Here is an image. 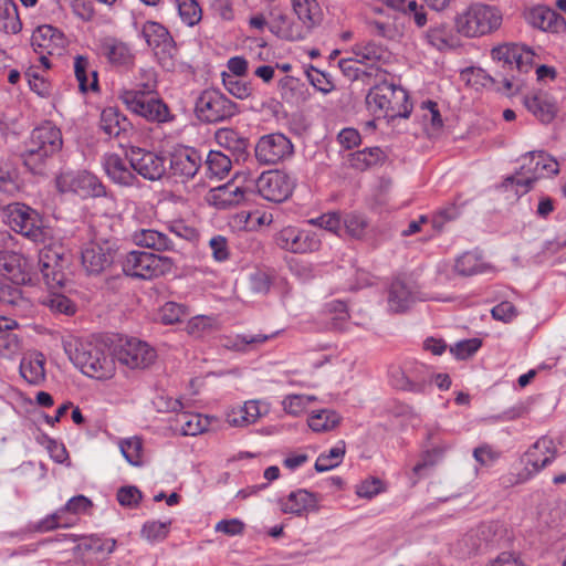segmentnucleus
<instances>
[{"mask_svg": "<svg viewBox=\"0 0 566 566\" xmlns=\"http://www.w3.org/2000/svg\"><path fill=\"white\" fill-rule=\"evenodd\" d=\"M366 96L368 109L377 117L384 116L388 118L409 117L411 113V104L407 92L392 83L386 81V76L378 78Z\"/></svg>", "mask_w": 566, "mask_h": 566, "instance_id": "1", "label": "nucleus"}, {"mask_svg": "<svg viewBox=\"0 0 566 566\" xmlns=\"http://www.w3.org/2000/svg\"><path fill=\"white\" fill-rule=\"evenodd\" d=\"M70 358L83 374L96 378H111L115 371V361L106 352V346L93 342H78L74 350H70Z\"/></svg>", "mask_w": 566, "mask_h": 566, "instance_id": "2", "label": "nucleus"}, {"mask_svg": "<svg viewBox=\"0 0 566 566\" xmlns=\"http://www.w3.org/2000/svg\"><path fill=\"white\" fill-rule=\"evenodd\" d=\"M502 20V13L497 8L474 3L457 17L455 28L459 33L465 36H481L497 30Z\"/></svg>", "mask_w": 566, "mask_h": 566, "instance_id": "3", "label": "nucleus"}, {"mask_svg": "<svg viewBox=\"0 0 566 566\" xmlns=\"http://www.w3.org/2000/svg\"><path fill=\"white\" fill-rule=\"evenodd\" d=\"M155 88V81L148 80L143 90H126L120 94V99L134 114L149 122L166 123L172 119L168 106L160 99L150 96Z\"/></svg>", "mask_w": 566, "mask_h": 566, "instance_id": "4", "label": "nucleus"}, {"mask_svg": "<svg viewBox=\"0 0 566 566\" xmlns=\"http://www.w3.org/2000/svg\"><path fill=\"white\" fill-rule=\"evenodd\" d=\"M523 164L515 176L510 177L506 181L515 182L517 186L525 187L528 191L533 184L548 175L558 174V164L549 158L543 151H531L522 157Z\"/></svg>", "mask_w": 566, "mask_h": 566, "instance_id": "5", "label": "nucleus"}, {"mask_svg": "<svg viewBox=\"0 0 566 566\" xmlns=\"http://www.w3.org/2000/svg\"><path fill=\"white\" fill-rule=\"evenodd\" d=\"M197 117L205 123H219L238 113V106L217 90L203 91L196 101Z\"/></svg>", "mask_w": 566, "mask_h": 566, "instance_id": "6", "label": "nucleus"}, {"mask_svg": "<svg viewBox=\"0 0 566 566\" xmlns=\"http://www.w3.org/2000/svg\"><path fill=\"white\" fill-rule=\"evenodd\" d=\"M170 268V259L145 251H132L123 262V271L126 275L143 280L157 277Z\"/></svg>", "mask_w": 566, "mask_h": 566, "instance_id": "7", "label": "nucleus"}, {"mask_svg": "<svg viewBox=\"0 0 566 566\" xmlns=\"http://www.w3.org/2000/svg\"><path fill=\"white\" fill-rule=\"evenodd\" d=\"M10 223L15 232L34 243L45 244L51 239V231L43 226L39 213L25 205H14L10 210Z\"/></svg>", "mask_w": 566, "mask_h": 566, "instance_id": "8", "label": "nucleus"}, {"mask_svg": "<svg viewBox=\"0 0 566 566\" xmlns=\"http://www.w3.org/2000/svg\"><path fill=\"white\" fill-rule=\"evenodd\" d=\"M66 44L67 40L64 34L49 24L38 27L31 36V45L45 69L50 67L49 56H61Z\"/></svg>", "mask_w": 566, "mask_h": 566, "instance_id": "9", "label": "nucleus"}, {"mask_svg": "<svg viewBox=\"0 0 566 566\" xmlns=\"http://www.w3.org/2000/svg\"><path fill=\"white\" fill-rule=\"evenodd\" d=\"M274 240L280 249L295 254L316 252L322 244L317 233L294 226L281 229L275 234Z\"/></svg>", "mask_w": 566, "mask_h": 566, "instance_id": "10", "label": "nucleus"}, {"mask_svg": "<svg viewBox=\"0 0 566 566\" xmlns=\"http://www.w3.org/2000/svg\"><path fill=\"white\" fill-rule=\"evenodd\" d=\"M142 34L161 65L166 69L174 67L177 49L168 30L158 22L147 21L143 25Z\"/></svg>", "mask_w": 566, "mask_h": 566, "instance_id": "11", "label": "nucleus"}, {"mask_svg": "<svg viewBox=\"0 0 566 566\" xmlns=\"http://www.w3.org/2000/svg\"><path fill=\"white\" fill-rule=\"evenodd\" d=\"M115 255V244L109 240L92 241L82 250V265L87 274L98 275L112 266Z\"/></svg>", "mask_w": 566, "mask_h": 566, "instance_id": "12", "label": "nucleus"}, {"mask_svg": "<svg viewBox=\"0 0 566 566\" xmlns=\"http://www.w3.org/2000/svg\"><path fill=\"white\" fill-rule=\"evenodd\" d=\"M258 193L265 200L283 202L294 189V181L289 175L279 170L261 174L254 181Z\"/></svg>", "mask_w": 566, "mask_h": 566, "instance_id": "13", "label": "nucleus"}, {"mask_svg": "<svg viewBox=\"0 0 566 566\" xmlns=\"http://www.w3.org/2000/svg\"><path fill=\"white\" fill-rule=\"evenodd\" d=\"M126 158L134 171L145 179L159 180L166 174L167 160L159 154L139 147H130L126 151Z\"/></svg>", "mask_w": 566, "mask_h": 566, "instance_id": "14", "label": "nucleus"}, {"mask_svg": "<svg viewBox=\"0 0 566 566\" xmlns=\"http://www.w3.org/2000/svg\"><path fill=\"white\" fill-rule=\"evenodd\" d=\"M492 59L501 62L503 67L517 70L520 73H527L533 63L535 53L526 45L517 43H504L491 51Z\"/></svg>", "mask_w": 566, "mask_h": 566, "instance_id": "15", "label": "nucleus"}, {"mask_svg": "<svg viewBox=\"0 0 566 566\" xmlns=\"http://www.w3.org/2000/svg\"><path fill=\"white\" fill-rule=\"evenodd\" d=\"M56 187L61 192H75L82 197H99L104 186L87 171H65L56 177Z\"/></svg>", "mask_w": 566, "mask_h": 566, "instance_id": "16", "label": "nucleus"}, {"mask_svg": "<svg viewBox=\"0 0 566 566\" xmlns=\"http://www.w3.org/2000/svg\"><path fill=\"white\" fill-rule=\"evenodd\" d=\"M115 357L120 364L135 369L147 368L155 361L157 355L147 343L132 338L118 346Z\"/></svg>", "mask_w": 566, "mask_h": 566, "instance_id": "17", "label": "nucleus"}, {"mask_svg": "<svg viewBox=\"0 0 566 566\" xmlns=\"http://www.w3.org/2000/svg\"><path fill=\"white\" fill-rule=\"evenodd\" d=\"M293 153L291 140L283 134H270L260 138L255 146V157L264 165H275Z\"/></svg>", "mask_w": 566, "mask_h": 566, "instance_id": "18", "label": "nucleus"}, {"mask_svg": "<svg viewBox=\"0 0 566 566\" xmlns=\"http://www.w3.org/2000/svg\"><path fill=\"white\" fill-rule=\"evenodd\" d=\"M501 537L502 530L497 523H482L470 530L459 544L463 554L471 555L494 545Z\"/></svg>", "mask_w": 566, "mask_h": 566, "instance_id": "19", "label": "nucleus"}, {"mask_svg": "<svg viewBox=\"0 0 566 566\" xmlns=\"http://www.w3.org/2000/svg\"><path fill=\"white\" fill-rule=\"evenodd\" d=\"M64 264L65 260L59 250L45 247L40 251L39 268L49 289L55 290L64 285Z\"/></svg>", "mask_w": 566, "mask_h": 566, "instance_id": "20", "label": "nucleus"}, {"mask_svg": "<svg viewBox=\"0 0 566 566\" xmlns=\"http://www.w3.org/2000/svg\"><path fill=\"white\" fill-rule=\"evenodd\" d=\"M99 54L114 66H128L134 63L135 54L132 46L115 36H104L98 41Z\"/></svg>", "mask_w": 566, "mask_h": 566, "instance_id": "21", "label": "nucleus"}, {"mask_svg": "<svg viewBox=\"0 0 566 566\" xmlns=\"http://www.w3.org/2000/svg\"><path fill=\"white\" fill-rule=\"evenodd\" d=\"M353 54L359 64L366 65V70L373 72L375 78H382L386 72L378 66L380 62H385L388 52L381 46L371 41L357 43L353 46Z\"/></svg>", "mask_w": 566, "mask_h": 566, "instance_id": "22", "label": "nucleus"}, {"mask_svg": "<svg viewBox=\"0 0 566 566\" xmlns=\"http://www.w3.org/2000/svg\"><path fill=\"white\" fill-rule=\"evenodd\" d=\"M556 452L553 439L539 438L524 454L525 469L530 474L537 473L555 459Z\"/></svg>", "mask_w": 566, "mask_h": 566, "instance_id": "23", "label": "nucleus"}, {"mask_svg": "<svg viewBox=\"0 0 566 566\" xmlns=\"http://www.w3.org/2000/svg\"><path fill=\"white\" fill-rule=\"evenodd\" d=\"M279 504L284 514L302 516L304 513L319 510V496L305 489H300L281 499Z\"/></svg>", "mask_w": 566, "mask_h": 566, "instance_id": "24", "label": "nucleus"}, {"mask_svg": "<svg viewBox=\"0 0 566 566\" xmlns=\"http://www.w3.org/2000/svg\"><path fill=\"white\" fill-rule=\"evenodd\" d=\"M269 28L271 32L276 34L279 38L287 41L302 40L313 29V27H307V24L302 21H291L289 17L281 11H273L271 13Z\"/></svg>", "mask_w": 566, "mask_h": 566, "instance_id": "25", "label": "nucleus"}, {"mask_svg": "<svg viewBox=\"0 0 566 566\" xmlns=\"http://www.w3.org/2000/svg\"><path fill=\"white\" fill-rule=\"evenodd\" d=\"M201 163V156L196 149L185 148L171 155L170 169L175 176L190 179L199 171Z\"/></svg>", "mask_w": 566, "mask_h": 566, "instance_id": "26", "label": "nucleus"}, {"mask_svg": "<svg viewBox=\"0 0 566 566\" xmlns=\"http://www.w3.org/2000/svg\"><path fill=\"white\" fill-rule=\"evenodd\" d=\"M29 138L52 157L57 154L63 146L62 133L51 122H44L42 125L35 127Z\"/></svg>", "mask_w": 566, "mask_h": 566, "instance_id": "27", "label": "nucleus"}, {"mask_svg": "<svg viewBox=\"0 0 566 566\" xmlns=\"http://www.w3.org/2000/svg\"><path fill=\"white\" fill-rule=\"evenodd\" d=\"M104 169L112 181L119 186L133 187L138 184L137 177L130 170L133 169L130 165L128 166L126 161L116 154L105 156Z\"/></svg>", "mask_w": 566, "mask_h": 566, "instance_id": "28", "label": "nucleus"}, {"mask_svg": "<svg viewBox=\"0 0 566 566\" xmlns=\"http://www.w3.org/2000/svg\"><path fill=\"white\" fill-rule=\"evenodd\" d=\"M525 107L542 123H551L556 114L557 106L545 93H536L524 97Z\"/></svg>", "mask_w": 566, "mask_h": 566, "instance_id": "29", "label": "nucleus"}, {"mask_svg": "<svg viewBox=\"0 0 566 566\" xmlns=\"http://www.w3.org/2000/svg\"><path fill=\"white\" fill-rule=\"evenodd\" d=\"M261 416L260 400H248L227 412V422L232 427L243 428L255 423Z\"/></svg>", "mask_w": 566, "mask_h": 566, "instance_id": "30", "label": "nucleus"}, {"mask_svg": "<svg viewBox=\"0 0 566 566\" xmlns=\"http://www.w3.org/2000/svg\"><path fill=\"white\" fill-rule=\"evenodd\" d=\"M415 292L407 282L400 279L392 281L388 293L390 311L396 313L405 312L415 302Z\"/></svg>", "mask_w": 566, "mask_h": 566, "instance_id": "31", "label": "nucleus"}, {"mask_svg": "<svg viewBox=\"0 0 566 566\" xmlns=\"http://www.w3.org/2000/svg\"><path fill=\"white\" fill-rule=\"evenodd\" d=\"M219 146L229 150L235 160L243 159L247 155L249 140L232 128H220L214 135Z\"/></svg>", "mask_w": 566, "mask_h": 566, "instance_id": "32", "label": "nucleus"}, {"mask_svg": "<svg viewBox=\"0 0 566 566\" xmlns=\"http://www.w3.org/2000/svg\"><path fill=\"white\" fill-rule=\"evenodd\" d=\"M45 358L41 353L25 355L20 363V374L30 384L39 386L45 380Z\"/></svg>", "mask_w": 566, "mask_h": 566, "instance_id": "33", "label": "nucleus"}, {"mask_svg": "<svg viewBox=\"0 0 566 566\" xmlns=\"http://www.w3.org/2000/svg\"><path fill=\"white\" fill-rule=\"evenodd\" d=\"M91 506V501L84 495H77L72 497L64 506V509L42 520L36 528L41 532H48L59 527L61 516L64 512H71L74 514L86 511Z\"/></svg>", "mask_w": 566, "mask_h": 566, "instance_id": "34", "label": "nucleus"}, {"mask_svg": "<svg viewBox=\"0 0 566 566\" xmlns=\"http://www.w3.org/2000/svg\"><path fill=\"white\" fill-rule=\"evenodd\" d=\"M52 156L32 142L30 138L24 144L21 153L23 165L33 174L42 175L46 168L48 160Z\"/></svg>", "mask_w": 566, "mask_h": 566, "instance_id": "35", "label": "nucleus"}, {"mask_svg": "<svg viewBox=\"0 0 566 566\" xmlns=\"http://www.w3.org/2000/svg\"><path fill=\"white\" fill-rule=\"evenodd\" d=\"M252 190L242 188L233 182L219 186L212 190V198L222 208L239 205Z\"/></svg>", "mask_w": 566, "mask_h": 566, "instance_id": "36", "label": "nucleus"}, {"mask_svg": "<svg viewBox=\"0 0 566 566\" xmlns=\"http://www.w3.org/2000/svg\"><path fill=\"white\" fill-rule=\"evenodd\" d=\"M133 239L136 244L157 251H168L174 249V243L167 234L151 229H142L136 231Z\"/></svg>", "mask_w": 566, "mask_h": 566, "instance_id": "37", "label": "nucleus"}, {"mask_svg": "<svg viewBox=\"0 0 566 566\" xmlns=\"http://www.w3.org/2000/svg\"><path fill=\"white\" fill-rule=\"evenodd\" d=\"M175 423V429L179 430L182 436H197L207 429L209 421L199 413L180 411L176 416Z\"/></svg>", "mask_w": 566, "mask_h": 566, "instance_id": "38", "label": "nucleus"}, {"mask_svg": "<svg viewBox=\"0 0 566 566\" xmlns=\"http://www.w3.org/2000/svg\"><path fill=\"white\" fill-rule=\"evenodd\" d=\"M420 118L428 137H437L441 133L443 120L436 102L427 101L421 104Z\"/></svg>", "mask_w": 566, "mask_h": 566, "instance_id": "39", "label": "nucleus"}, {"mask_svg": "<svg viewBox=\"0 0 566 566\" xmlns=\"http://www.w3.org/2000/svg\"><path fill=\"white\" fill-rule=\"evenodd\" d=\"M205 164V176L210 179L224 178L232 166L229 156L218 150H210Z\"/></svg>", "mask_w": 566, "mask_h": 566, "instance_id": "40", "label": "nucleus"}, {"mask_svg": "<svg viewBox=\"0 0 566 566\" xmlns=\"http://www.w3.org/2000/svg\"><path fill=\"white\" fill-rule=\"evenodd\" d=\"M22 29L18 8L13 0H0V31L17 34Z\"/></svg>", "mask_w": 566, "mask_h": 566, "instance_id": "41", "label": "nucleus"}, {"mask_svg": "<svg viewBox=\"0 0 566 566\" xmlns=\"http://www.w3.org/2000/svg\"><path fill=\"white\" fill-rule=\"evenodd\" d=\"M384 159L385 153L379 147L365 148L348 156L349 166L360 171L382 163Z\"/></svg>", "mask_w": 566, "mask_h": 566, "instance_id": "42", "label": "nucleus"}, {"mask_svg": "<svg viewBox=\"0 0 566 566\" xmlns=\"http://www.w3.org/2000/svg\"><path fill=\"white\" fill-rule=\"evenodd\" d=\"M298 20L307 27H316L322 21V10L316 0H291Z\"/></svg>", "mask_w": 566, "mask_h": 566, "instance_id": "43", "label": "nucleus"}, {"mask_svg": "<svg viewBox=\"0 0 566 566\" xmlns=\"http://www.w3.org/2000/svg\"><path fill=\"white\" fill-rule=\"evenodd\" d=\"M128 125L127 119L116 108H105L101 114L99 126L109 137L119 136L122 132L127 129Z\"/></svg>", "mask_w": 566, "mask_h": 566, "instance_id": "44", "label": "nucleus"}, {"mask_svg": "<svg viewBox=\"0 0 566 566\" xmlns=\"http://www.w3.org/2000/svg\"><path fill=\"white\" fill-rule=\"evenodd\" d=\"M219 328L218 319L213 316L197 315L191 317L186 325V332L193 337H202Z\"/></svg>", "mask_w": 566, "mask_h": 566, "instance_id": "45", "label": "nucleus"}, {"mask_svg": "<svg viewBox=\"0 0 566 566\" xmlns=\"http://www.w3.org/2000/svg\"><path fill=\"white\" fill-rule=\"evenodd\" d=\"M340 417L333 410L323 409L308 418V427L315 432L333 430L338 426Z\"/></svg>", "mask_w": 566, "mask_h": 566, "instance_id": "46", "label": "nucleus"}, {"mask_svg": "<svg viewBox=\"0 0 566 566\" xmlns=\"http://www.w3.org/2000/svg\"><path fill=\"white\" fill-rule=\"evenodd\" d=\"M25 260L18 253L0 250V275L15 277L22 272Z\"/></svg>", "mask_w": 566, "mask_h": 566, "instance_id": "47", "label": "nucleus"}, {"mask_svg": "<svg viewBox=\"0 0 566 566\" xmlns=\"http://www.w3.org/2000/svg\"><path fill=\"white\" fill-rule=\"evenodd\" d=\"M88 60L83 55H77L74 59V73L78 82V87L82 92H86L88 88L97 87V74L95 71L91 72L92 81L87 78L88 73Z\"/></svg>", "mask_w": 566, "mask_h": 566, "instance_id": "48", "label": "nucleus"}, {"mask_svg": "<svg viewBox=\"0 0 566 566\" xmlns=\"http://www.w3.org/2000/svg\"><path fill=\"white\" fill-rule=\"evenodd\" d=\"M345 455V442L339 441L337 446L332 448L327 453H322L316 462L315 470L317 472H326L336 468Z\"/></svg>", "mask_w": 566, "mask_h": 566, "instance_id": "49", "label": "nucleus"}, {"mask_svg": "<svg viewBox=\"0 0 566 566\" xmlns=\"http://www.w3.org/2000/svg\"><path fill=\"white\" fill-rule=\"evenodd\" d=\"M449 449V444L441 443L439 446H432L428 450L423 451L420 461L413 467V473L420 474L423 469L438 464Z\"/></svg>", "mask_w": 566, "mask_h": 566, "instance_id": "50", "label": "nucleus"}, {"mask_svg": "<svg viewBox=\"0 0 566 566\" xmlns=\"http://www.w3.org/2000/svg\"><path fill=\"white\" fill-rule=\"evenodd\" d=\"M0 191L14 196L19 192V185L17 181V172L12 165L6 160L0 159Z\"/></svg>", "mask_w": 566, "mask_h": 566, "instance_id": "51", "label": "nucleus"}, {"mask_svg": "<svg viewBox=\"0 0 566 566\" xmlns=\"http://www.w3.org/2000/svg\"><path fill=\"white\" fill-rule=\"evenodd\" d=\"M181 20L189 27L197 24L202 18V11L196 0H175Z\"/></svg>", "mask_w": 566, "mask_h": 566, "instance_id": "52", "label": "nucleus"}, {"mask_svg": "<svg viewBox=\"0 0 566 566\" xmlns=\"http://www.w3.org/2000/svg\"><path fill=\"white\" fill-rule=\"evenodd\" d=\"M122 454L128 463L135 467L143 464V442L139 438L126 439L119 444Z\"/></svg>", "mask_w": 566, "mask_h": 566, "instance_id": "53", "label": "nucleus"}, {"mask_svg": "<svg viewBox=\"0 0 566 566\" xmlns=\"http://www.w3.org/2000/svg\"><path fill=\"white\" fill-rule=\"evenodd\" d=\"M482 269L483 264L481 263L479 256L472 252H465L460 255L454 264L455 272L463 276L479 273L482 271Z\"/></svg>", "mask_w": 566, "mask_h": 566, "instance_id": "54", "label": "nucleus"}, {"mask_svg": "<svg viewBox=\"0 0 566 566\" xmlns=\"http://www.w3.org/2000/svg\"><path fill=\"white\" fill-rule=\"evenodd\" d=\"M188 314L187 307L176 302L165 303L158 312V318L163 324L171 325L181 321Z\"/></svg>", "mask_w": 566, "mask_h": 566, "instance_id": "55", "label": "nucleus"}, {"mask_svg": "<svg viewBox=\"0 0 566 566\" xmlns=\"http://www.w3.org/2000/svg\"><path fill=\"white\" fill-rule=\"evenodd\" d=\"M343 231L354 238L361 239L367 228V221L357 213H347L342 220Z\"/></svg>", "mask_w": 566, "mask_h": 566, "instance_id": "56", "label": "nucleus"}, {"mask_svg": "<svg viewBox=\"0 0 566 566\" xmlns=\"http://www.w3.org/2000/svg\"><path fill=\"white\" fill-rule=\"evenodd\" d=\"M222 81L227 91L237 98L245 99L252 94L251 84L241 78L223 74Z\"/></svg>", "mask_w": 566, "mask_h": 566, "instance_id": "57", "label": "nucleus"}, {"mask_svg": "<svg viewBox=\"0 0 566 566\" xmlns=\"http://www.w3.org/2000/svg\"><path fill=\"white\" fill-rule=\"evenodd\" d=\"M275 334L266 335V334H256L253 336H240L238 335L234 339H228L227 343H224V346L230 349L234 350H244L247 346H258L260 344H263L271 337H273Z\"/></svg>", "mask_w": 566, "mask_h": 566, "instance_id": "58", "label": "nucleus"}, {"mask_svg": "<svg viewBox=\"0 0 566 566\" xmlns=\"http://www.w3.org/2000/svg\"><path fill=\"white\" fill-rule=\"evenodd\" d=\"M386 490L385 483L375 476H370L364 481H361L356 486V494L363 499H373L374 496L382 493Z\"/></svg>", "mask_w": 566, "mask_h": 566, "instance_id": "59", "label": "nucleus"}, {"mask_svg": "<svg viewBox=\"0 0 566 566\" xmlns=\"http://www.w3.org/2000/svg\"><path fill=\"white\" fill-rule=\"evenodd\" d=\"M426 38L428 42L438 50H444L451 46L449 31L443 24L430 28L427 31Z\"/></svg>", "mask_w": 566, "mask_h": 566, "instance_id": "60", "label": "nucleus"}, {"mask_svg": "<svg viewBox=\"0 0 566 566\" xmlns=\"http://www.w3.org/2000/svg\"><path fill=\"white\" fill-rule=\"evenodd\" d=\"M51 311L62 314H73L75 312L74 304L64 295L52 293L43 301Z\"/></svg>", "mask_w": 566, "mask_h": 566, "instance_id": "61", "label": "nucleus"}, {"mask_svg": "<svg viewBox=\"0 0 566 566\" xmlns=\"http://www.w3.org/2000/svg\"><path fill=\"white\" fill-rule=\"evenodd\" d=\"M20 338L12 331L0 334V355L10 358L20 350Z\"/></svg>", "mask_w": 566, "mask_h": 566, "instance_id": "62", "label": "nucleus"}, {"mask_svg": "<svg viewBox=\"0 0 566 566\" xmlns=\"http://www.w3.org/2000/svg\"><path fill=\"white\" fill-rule=\"evenodd\" d=\"M308 222L318 226L327 231H331L337 235H342V219L337 212L325 213L316 219H311Z\"/></svg>", "mask_w": 566, "mask_h": 566, "instance_id": "63", "label": "nucleus"}, {"mask_svg": "<svg viewBox=\"0 0 566 566\" xmlns=\"http://www.w3.org/2000/svg\"><path fill=\"white\" fill-rule=\"evenodd\" d=\"M482 342L479 338L464 339L450 347V353L458 359H467L479 350Z\"/></svg>", "mask_w": 566, "mask_h": 566, "instance_id": "64", "label": "nucleus"}]
</instances>
